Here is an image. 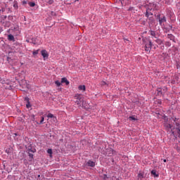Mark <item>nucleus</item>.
<instances>
[{
	"instance_id": "obj_1",
	"label": "nucleus",
	"mask_w": 180,
	"mask_h": 180,
	"mask_svg": "<svg viewBox=\"0 0 180 180\" xmlns=\"http://www.w3.org/2000/svg\"><path fill=\"white\" fill-rule=\"evenodd\" d=\"M77 101H75V104L78 106V108H83L84 106V98L81 94H77L75 96Z\"/></svg>"
},
{
	"instance_id": "obj_2",
	"label": "nucleus",
	"mask_w": 180,
	"mask_h": 180,
	"mask_svg": "<svg viewBox=\"0 0 180 180\" xmlns=\"http://www.w3.org/2000/svg\"><path fill=\"white\" fill-rule=\"evenodd\" d=\"M152 47L153 43L151 42V40L148 39L145 41V51H146L147 53H150Z\"/></svg>"
},
{
	"instance_id": "obj_3",
	"label": "nucleus",
	"mask_w": 180,
	"mask_h": 180,
	"mask_svg": "<svg viewBox=\"0 0 180 180\" xmlns=\"http://www.w3.org/2000/svg\"><path fill=\"white\" fill-rule=\"evenodd\" d=\"M41 54L44 58V60H46V58H49V53L46 50H42L41 51Z\"/></svg>"
},
{
	"instance_id": "obj_4",
	"label": "nucleus",
	"mask_w": 180,
	"mask_h": 180,
	"mask_svg": "<svg viewBox=\"0 0 180 180\" xmlns=\"http://www.w3.org/2000/svg\"><path fill=\"white\" fill-rule=\"evenodd\" d=\"M158 19H159V24L160 25V26L162 25V23L167 22V18H165V16H163L162 18L160 17V15H158Z\"/></svg>"
},
{
	"instance_id": "obj_5",
	"label": "nucleus",
	"mask_w": 180,
	"mask_h": 180,
	"mask_svg": "<svg viewBox=\"0 0 180 180\" xmlns=\"http://www.w3.org/2000/svg\"><path fill=\"white\" fill-rule=\"evenodd\" d=\"M47 117L49 119H52L53 120V122H57V117H56V116H54V115H53L50 112L47 115Z\"/></svg>"
},
{
	"instance_id": "obj_6",
	"label": "nucleus",
	"mask_w": 180,
	"mask_h": 180,
	"mask_svg": "<svg viewBox=\"0 0 180 180\" xmlns=\"http://www.w3.org/2000/svg\"><path fill=\"white\" fill-rule=\"evenodd\" d=\"M174 122L177 127L176 130L180 129V120L179 119L174 118Z\"/></svg>"
},
{
	"instance_id": "obj_7",
	"label": "nucleus",
	"mask_w": 180,
	"mask_h": 180,
	"mask_svg": "<svg viewBox=\"0 0 180 180\" xmlns=\"http://www.w3.org/2000/svg\"><path fill=\"white\" fill-rule=\"evenodd\" d=\"M60 82L61 84H65V85H70V82L67 79V77H63Z\"/></svg>"
},
{
	"instance_id": "obj_8",
	"label": "nucleus",
	"mask_w": 180,
	"mask_h": 180,
	"mask_svg": "<svg viewBox=\"0 0 180 180\" xmlns=\"http://www.w3.org/2000/svg\"><path fill=\"white\" fill-rule=\"evenodd\" d=\"M137 180H143V178H144V173L139 172L137 176Z\"/></svg>"
},
{
	"instance_id": "obj_9",
	"label": "nucleus",
	"mask_w": 180,
	"mask_h": 180,
	"mask_svg": "<svg viewBox=\"0 0 180 180\" xmlns=\"http://www.w3.org/2000/svg\"><path fill=\"white\" fill-rule=\"evenodd\" d=\"M87 165H88V167H95V162L91 161V160H89V161L87 162Z\"/></svg>"
},
{
	"instance_id": "obj_10",
	"label": "nucleus",
	"mask_w": 180,
	"mask_h": 180,
	"mask_svg": "<svg viewBox=\"0 0 180 180\" xmlns=\"http://www.w3.org/2000/svg\"><path fill=\"white\" fill-rule=\"evenodd\" d=\"M37 38H32L30 39V43H32V44H37Z\"/></svg>"
},
{
	"instance_id": "obj_11",
	"label": "nucleus",
	"mask_w": 180,
	"mask_h": 180,
	"mask_svg": "<svg viewBox=\"0 0 180 180\" xmlns=\"http://www.w3.org/2000/svg\"><path fill=\"white\" fill-rule=\"evenodd\" d=\"M151 174H152V175H154V176L156 178H158V176H159V174H157V172L155 170H152Z\"/></svg>"
},
{
	"instance_id": "obj_12",
	"label": "nucleus",
	"mask_w": 180,
	"mask_h": 180,
	"mask_svg": "<svg viewBox=\"0 0 180 180\" xmlns=\"http://www.w3.org/2000/svg\"><path fill=\"white\" fill-rule=\"evenodd\" d=\"M78 88L79 91H85L86 89L85 85H80Z\"/></svg>"
},
{
	"instance_id": "obj_13",
	"label": "nucleus",
	"mask_w": 180,
	"mask_h": 180,
	"mask_svg": "<svg viewBox=\"0 0 180 180\" xmlns=\"http://www.w3.org/2000/svg\"><path fill=\"white\" fill-rule=\"evenodd\" d=\"M8 40H11V41L15 40V37H14L13 35H12V34H8Z\"/></svg>"
},
{
	"instance_id": "obj_14",
	"label": "nucleus",
	"mask_w": 180,
	"mask_h": 180,
	"mask_svg": "<svg viewBox=\"0 0 180 180\" xmlns=\"http://www.w3.org/2000/svg\"><path fill=\"white\" fill-rule=\"evenodd\" d=\"M167 39H169L170 40H174V35L172 34H168Z\"/></svg>"
},
{
	"instance_id": "obj_15",
	"label": "nucleus",
	"mask_w": 180,
	"mask_h": 180,
	"mask_svg": "<svg viewBox=\"0 0 180 180\" xmlns=\"http://www.w3.org/2000/svg\"><path fill=\"white\" fill-rule=\"evenodd\" d=\"M158 95H162V89H158Z\"/></svg>"
},
{
	"instance_id": "obj_16",
	"label": "nucleus",
	"mask_w": 180,
	"mask_h": 180,
	"mask_svg": "<svg viewBox=\"0 0 180 180\" xmlns=\"http://www.w3.org/2000/svg\"><path fill=\"white\" fill-rule=\"evenodd\" d=\"M155 43H157L158 44H162V40L158 39L155 40Z\"/></svg>"
},
{
	"instance_id": "obj_17",
	"label": "nucleus",
	"mask_w": 180,
	"mask_h": 180,
	"mask_svg": "<svg viewBox=\"0 0 180 180\" xmlns=\"http://www.w3.org/2000/svg\"><path fill=\"white\" fill-rule=\"evenodd\" d=\"M155 103L157 105H158V106H160V105H162V101L161 100H157Z\"/></svg>"
},
{
	"instance_id": "obj_18",
	"label": "nucleus",
	"mask_w": 180,
	"mask_h": 180,
	"mask_svg": "<svg viewBox=\"0 0 180 180\" xmlns=\"http://www.w3.org/2000/svg\"><path fill=\"white\" fill-rule=\"evenodd\" d=\"M33 156H34L33 154L29 153L30 161H33Z\"/></svg>"
},
{
	"instance_id": "obj_19",
	"label": "nucleus",
	"mask_w": 180,
	"mask_h": 180,
	"mask_svg": "<svg viewBox=\"0 0 180 180\" xmlns=\"http://www.w3.org/2000/svg\"><path fill=\"white\" fill-rule=\"evenodd\" d=\"M55 84H56V86H60L61 85V82H60V81H58V80H56L55 82Z\"/></svg>"
},
{
	"instance_id": "obj_20",
	"label": "nucleus",
	"mask_w": 180,
	"mask_h": 180,
	"mask_svg": "<svg viewBox=\"0 0 180 180\" xmlns=\"http://www.w3.org/2000/svg\"><path fill=\"white\" fill-rule=\"evenodd\" d=\"M30 153H36V149L34 148H28Z\"/></svg>"
},
{
	"instance_id": "obj_21",
	"label": "nucleus",
	"mask_w": 180,
	"mask_h": 180,
	"mask_svg": "<svg viewBox=\"0 0 180 180\" xmlns=\"http://www.w3.org/2000/svg\"><path fill=\"white\" fill-rule=\"evenodd\" d=\"M47 153H48V154H50V157H51V155L53 154V150L48 149Z\"/></svg>"
},
{
	"instance_id": "obj_22",
	"label": "nucleus",
	"mask_w": 180,
	"mask_h": 180,
	"mask_svg": "<svg viewBox=\"0 0 180 180\" xmlns=\"http://www.w3.org/2000/svg\"><path fill=\"white\" fill-rule=\"evenodd\" d=\"M29 5H30V6H31V8H33L34 6H36V4H34V2H30Z\"/></svg>"
},
{
	"instance_id": "obj_23",
	"label": "nucleus",
	"mask_w": 180,
	"mask_h": 180,
	"mask_svg": "<svg viewBox=\"0 0 180 180\" xmlns=\"http://www.w3.org/2000/svg\"><path fill=\"white\" fill-rule=\"evenodd\" d=\"M33 56H37L39 54V50H36L32 52Z\"/></svg>"
},
{
	"instance_id": "obj_24",
	"label": "nucleus",
	"mask_w": 180,
	"mask_h": 180,
	"mask_svg": "<svg viewBox=\"0 0 180 180\" xmlns=\"http://www.w3.org/2000/svg\"><path fill=\"white\" fill-rule=\"evenodd\" d=\"M13 8H15V9H18V2H15L13 4Z\"/></svg>"
},
{
	"instance_id": "obj_25",
	"label": "nucleus",
	"mask_w": 180,
	"mask_h": 180,
	"mask_svg": "<svg viewBox=\"0 0 180 180\" xmlns=\"http://www.w3.org/2000/svg\"><path fill=\"white\" fill-rule=\"evenodd\" d=\"M150 36H153V37H155V32L150 31Z\"/></svg>"
},
{
	"instance_id": "obj_26",
	"label": "nucleus",
	"mask_w": 180,
	"mask_h": 180,
	"mask_svg": "<svg viewBox=\"0 0 180 180\" xmlns=\"http://www.w3.org/2000/svg\"><path fill=\"white\" fill-rule=\"evenodd\" d=\"M44 122V117H41V120L39 122V124H43Z\"/></svg>"
},
{
	"instance_id": "obj_27",
	"label": "nucleus",
	"mask_w": 180,
	"mask_h": 180,
	"mask_svg": "<svg viewBox=\"0 0 180 180\" xmlns=\"http://www.w3.org/2000/svg\"><path fill=\"white\" fill-rule=\"evenodd\" d=\"M54 3V1L53 0H49L48 1L47 4H49V5H52V4Z\"/></svg>"
},
{
	"instance_id": "obj_28",
	"label": "nucleus",
	"mask_w": 180,
	"mask_h": 180,
	"mask_svg": "<svg viewBox=\"0 0 180 180\" xmlns=\"http://www.w3.org/2000/svg\"><path fill=\"white\" fill-rule=\"evenodd\" d=\"M176 131H177V136H178V137L180 138V129H176Z\"/></svg>"
},
{
	"instance_id": "obj_29",
	"label": "nucleus",
	"mask_w": 180,
	"mask_h": 180,
	"mask_svg": "<svg viewBox=\"0 0 180 180\" xmlns=\"http://www.w3.org/2000/svg\"><path fill=\"white\" fill-rule=\"evenodd\" d=\"M129 120H136V117H129Z\"/></svg>"
},
{
	"instance_id": "obj_30",
	"label": "nucleus",
	"mask_w": 180,
	"mask_h": 180,
	"mask_svg": "<svg viewBox=\"0 0 180 180\" xmlns=\"http://www.w3.org/2000/svg\"><path fill=\"white\" fill-rule=\"evenodd\" d=\"M146 18H148V12H146Z\"/></svg>"
},
{
	"instance_id": "obj_31",
	"label": "nucleus",
	"mask_w": 180,
	"mask_h": 180,
	"mask_svg": "<svg viewBox=\"0 0 180 180\" xmlns=\"http://www.w3.org/2000/svg\"><path fill=\"white\" fill-rule=\"evenodd\" d=\"M105 178H108V176L106 174L104 175V179H105Z\"/></svg>"
},
{
	"instance_id": "obj_32",
	"label": "nucleus",
	"mask_w": 180,
	"mask_h": 180,
	"mask_svg": "<svg viewBox=\"0 0 180 180\" xmlns=\"http://www.w3.org/2000/svg\"><path fill=\"white\" fill-rule=\"evenodd\" d=\"M22 4H23V5H26L27 2L26 1H23Z\"/></svg>"
},
{
	"instance_id": "obj_33",
	"label": "nucleus",
	"mask_w": 180,
	"mask_h": 180,
	"mask_svg": "<svg viewBox=\"0 0 180 180\" xmlns=\"http://www.w3.org/2000/svg\"><path fill=\"white\" fill-rule=\"evenodd\" d=\"M167 161V159L163 160V162H165Z\"/></svg>"
},
{
	"instance_id": "obj_34",
	"label": "nucleus",
	"mask_w": 180,
	"mask_h": 180,
	"mask_svg": "<svg viewBox=\"0 0 180 180\" xmlns=\"http://www.w3.org/2000/svg\"><path fill=\"white\" fill-rule=\"evenodd\" d=\"M176 67H177V68H179V65H177Z\"/></svg>"
},
{
	"instance_id": "obj_35",
	"label": "nucleus",
	"mask_w": 180,
	"mask_h": 180,
	"mask_svg": "<svg viewBox=\"0 0 180 180\" xmlns=\"http://www.w3.org/2000/svg\"><path fill=\"white\" fill-rule=\"evenodd\" d=\"M27 108H29V104H27Z\"/></svg>"
},
{
	"instance_id": "obj_36",
	"label": "nucleus",
	"mask_w": 180,
	"mask_h": 180,
	"mask_svg": "<svg viewBox=\"0 0 180 180\" xmlns=\"http://www.w3.org/2000/svg\"><path fill=\"white\" fill-rule=\"evenodd\" d=\"M169 128L171 129V124H169Z\"/></svg>"
},
{
	"instance_id": "obj_37",
	"label": "nucleus",
	"mask_w": 180,
	"mask_h": 180,
	"mask_svg": "<svg viewBox=\"0 0 180 180\" xmlns=\"http://www.w3.org/2000/svg\"><path fill=\"white\" fill-rule=\"evenodd\" d=\"M11 2H12V1H13V0H9Z\"/></svg>"
}]
</instances>
